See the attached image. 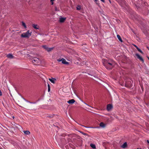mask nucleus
<instances>
[{"label":"nucleus","instance_id":"obj_38","mask_svg":"<svg viewBox=\"0 0 149 149\" xmlns=\"http://www.w3.org/2000/svg\"><path fill=\"white\" fill-rule=\"evenodd\" d=\"M137 149H141L137 148Z\"/></svg>","mask_w":149,"mask_h":149},{"label":"nucleus","instance_id":"obj_16","mask_svg":"<svg viewBox=\"0 0 149 149\" xmlns=\"http://www.w3.org/2000/svg\"><path fill=\"white\" fill-rule=\"evenodd\" d=\"M127 144L126 142L124 143L122 146L121 147L123 148H125L127 146Z\"/></svg>","mask_w":149,"mask_h":149},{"label":"nucleus","instance_id":"obj_10","mask_svg":"<svg viewBox=\"0 0 149 149\" xmlns=\"http://www.w3.org/2000/svg\"><path fill=\"white\" fill-rule=\"evenodd\" d=\"M75 102V101L73 99L70 100L67 102L69 104H73Z\"/></svg>","mask_w":149,"mask_h":149},{"label":"nucleus","instance_id":"obj_9","mask_svg":"<svg viewBox=\"0 0 149 149\" xmlns=\"http://www.w3.org/2000/svg\"><path fill=\"white\" fill-rule=\"evenodd\" d=\"M6 56L8 58L11 59L13 58H14V56L10 54H7Z\"/></svg>","mask_w":149,"mask_h":149},{"label":"nucleus","instance_id":"obj_23","mask_svg":"<svg viewBox=\"0 0 149 149\" xmlns=\"http://www.w3.org/2000/svg\"><path fill=\"white\" fill-rule=\"evenodd\" d=\"M54 0H50V1L51 2V4L52 5H53V4H54V2H53V1H54Z\"/></svg>","mask_w":149,"mask_h":149},{"label":"nucleus","instance_id":"obj_5","mask_svg":"<svg viewBox=\"0 0 149 149\" xmlns=\"http://www.w3.org/2000/svg\"><path fill=\"white\" fill-rule=\"evenodd\" d=\"M42 47L48 52H49L51 51L54 48L53 47L49 48L46 45L42 46Z\"/></svg>","mask_w":149,"mask_h":149},{"label":"nucleus","instance_id":"obj_4","mask_svg":"<svg viewBox=\"0 0 149 149\" xmlns=\"http://www.w3.org/2000/svg\"><path fill=\"white\" fill-rule=\"evenodd\" d=\"M125 86L127 87L130 88L132 87V85L130 81H128L126 82Z\"/></svg>","mask_w":149,"mask_h":149},{"label":"nucleus","instance_id":"obj_27","mask_svg":"<svg viewBox=\"0 0 149 149\" xmlns=\"http://www.w3.org/2000/svg\"><path fill=\"white\" fill-rule=\"evenodd\" d=\"M2 95V93L1 91L0 90V95L1 96Z\"/></svg>","mask_w":149,"mask_h":149},{"label":"nucleus","instance_id":"obj_7","mask_svg":"<svg viewBox=\"0 0 149 149\" xmlns=\"http://www.w3.org/2000/svg\"><path fill=\"white\" fill-rule=\"evenodd\" d=\"M135 55L137 56V58L139 59L140 61H141L143 63L144 62V60L143 58L138 54H136Z\"/></svg>","mask_w":149,"mask_h":149},{"label":"nucleus","instance_id":"obj_30","mask_svg":"<svg viewBox=\"0 0 149 149\" xmlns=\"http://www.w3.org/2000/svg\"><path fill=\"white\" fill-rule=\"evenodd\" d=\"M109 2H110V3H111V1L110 0H109Z\"/></svg>","mask_w":149,"mask_h":149},{"label":"nucleus","instance_id":"obj_35","mask_svg":"<svg viewBox=\"0 0 149 149\" xmlns=\"http://www.w3.org/2000/svg\"><path fill=\"white\" fill-rule=\"evenodd\" d=\"M85 134H85V133H84V134H84V135H85Z\"/></svg>","mask_w":149,"mask_h":149},{"label":"nucleus","instance_id":"obj_36","mask_svg":"<svg viewBox=\"0 0 149 149\" xmlns=\"http://www.w3.org/2000/svg\"><path fill=\"white\" fill-rule=\"evenodd\" d=\"M84 127H86L85 126H84Z\"/></svg>","mask_w":149,"mask_h":149},{"label":"nucleus","instance_id":"obj_26","mask_svg":"<svg viewBox=\"0 0 149 149\" xmlns=\"http://www.w3.org/2000/svg\"><path fill=\"white\" fill-rule=\"evenodd\" d=\"M95 1V2H96L97 3V2H98L99 1L98 0H94Z\"/></svg>","mask_w":149,"mask_h":149},{"label":"nucleus","instance_id":"obj_8","mask_svg":"<svg viewBox=\"0 0 149 149\" xmlns=\"http://www.w3.org/2000/svg\"><path fill=\"white\" fill-rule=\"evenodd\" d=\"M113 108L112 105L111 104H109L107 105V110L108 111H110Z\"/></svg>","mask_w":149,"mask_h":149},{"label":"nucleus","instance_id":"obj_29","mask_svg":"<svg viewBox=\"0 0 149 149\" xmlns=\"http://www.w3.org/2000/svg\"><path fill=\"white\" fill-rule=\"evenodd\" d=\"M147 142L149 144V140H147Z\"/></svg>","mask_w":149,"mask_h":149},{"label":"nucleus","instance_id":"obj_17","mask_svg":"<svg viewBox=\"0 0 149 149\" xmlns=\"http://www.w3.org/2000/svg\"><path fill=\"white\" fill-rule=\"evenodd\" d=\"M90 146L93 149H95L96 148V146L95 144L91 143L90 145Z\"/></svg>","mask_w":149,"mask_h":149},{"label":"nucleus","instance_id":"obj_24","mask_svg":"<svg viewBox=\"0 0 149 149\" xmlns=\"http://www.w3.org/2000/svg\"><path fill=\"white\" fill-rule=\"evenodd\" d=\"M134 45V47H135L137 49H139V48L136 45Z\"/></svg>","mask_w":149,"mask_h":149},{"label":"nucleus","instance_id":"obj_22","mask_svg":"<svg viewBox=\"0 0 149 149\" xmlns=\"http://www.w3.org/2000/svg\"><path fill=\"white\" fill-rule=\"evenodd\" d=\"M81 9V8L80 6H78L77 7V9L78 10H80Z\"/></svg>","mask_w":149,"mask_h":149},{"label":"nucleus","instance_id":"obj_37","mask_svg":"<svg viewBox=\"0 0 149 149\" xmlns=\"http://www.w3.org/2000/svg\"><path fill=\"white\" fill-rule=\"evenodd\" d=\"M13 118H14V117H13Z\"/></svg>","mask_w":149,"mask_h":149},{"label":"nucleus","instance_id":"obj_31","mask_svg":"<svg viewBox=\"0 0 149 149\" xmlns=\"http://www.w3.org/2000/svg\"><path fill=\"white\" fill-rule=\"evenodd\" d=\"M109 2H110V3H111V1L110 0H109Z\"/></svg>","mask_w":149,"mask_h":149},{"label":"nucleus","instance_id":"obj_6","mask_svg":"<svg viewBox=\"0 0 149 149\" xmlns=\"http://www.w3.org/2000/svg\"><path fill=\"white\" fill-rule=\"evenodd\" d=\"M32 62L34 64H36V63H38L40 62V59L37 58H35L32 60Z\"/></svg>","mask_w":149,"mask_h":149},{"label":"nucleus","instance_id":"obj_12","mask_svg":"<svg viewBox=\"0 0 149 149\" xmlns=\"http://www.w3.org/2000/svg\"><path fill=\"white\" fill-rule=\"evenodd\" d=\"M49 80L52 83L54 84L55 83V81H56V79L53 78H52L51 79H49Z\"/></svg>","mask_w":149,"mask_h":149},{"label":"nucleus","instance_id":"obj_33","mask_svg":"<svg viewBox=\"0 0 149 149\" xmlns=\"http://www.w3.org/2000/svg\"><path fill=\"white\" fill-rule=\"evenodd\" d=\"M147 58H148V60L149 61V57H148Z\"/></svg>","mask_w":149,"mask_h":149},{"label":"nucleus","instance_id":"obj_21","mask_svg":"<svg viewBox=\"0 0 149 149\" xmlns=\"http://www.w3.org/2000/svg\"><path fill=\"white\" fill-rule=\"evenodd\" d=\"M138 51L140 52V53H141L142 54H143V52L139 48V49H137Z\"/></svg>","mask_w":149,"mask_h":149},{"label":"nucleus","instance_id":"obj_25","mask_svg":"<svg viewBox=\"0 0 149 149\" xmlns=\"http://www.w3.org/2000/svg\"><path fill=\"white\" fill-rule=\"evenodd\" d=\"M134 1L136 2V3H138V0H134Z\"/></svg>","mask_w":149,"mask_h":149},{"label":"nucleus","instance_id":"obj_32","mask_svg":"<svg viewBox=\"0 0 149 149\" xmlns=\"http://www.w3.org/2000/svg\"><path fill=\"white\" fill-rule=\"evenodd\" d=\"M147 48L148 49V48H149V47L148 46L147 47Z\"/></svg>","mask_w":149,"mask_h":149},{"label":"nucleus","instance_id":"obj_39","mask_svg":"<svg viewBox=\"0 0 149 149\" xmlns=\"http://www.w3.org/2000/svg\"><path fill=\"white\" fill-rule=\"evenodd\" d=\"M0 149H1V148H0Z\"/></svg>","mask_w":149,"mask_h":149},{"label":"nucleus","instance_id":"obj_20","mask_svg":"<svg viewBox=\"0 0 149 149\" xmlns=\"http://www.w3.org/2000/svg\"><path fill=\"white\" fill-rule=\"evenodd\" d=\"M22 26L24 27L25 28H26V25L25 23L23 22H22Z\"/></svg>","mask_w":149,"mask_h":149},{"label":"nucleus","instance_id":"obj_19","mask_svg":"<svg viewBox=\"0 0 149 149\" xmlns=\"http://www.w3.org/2000/svg\"><path fill=\"white\" fill-rule=\"evenodd\" d=\"M48 91L49 92L50 91V85L49 84H48Z\"/></svg>","mask_w":149,"mask_h":149},{"label":"nucleus","instance_id":"obj_1","mask_svg":"<svg viewBox=\"0 0 149 149\" xmlns=\"http://www.w3.org/2000/svg\"><path fill=\"white\" fill-rule=\"evenodd\" d=\"M104 65L107 69H112L115 65V62L112 60H106L103 63Z\"/></svg>","mask_w":149,"mask_h":149},{"label":"nucleus","instance_id":"obj_13","mask_svg":"<svg viewBox=\"0 0 149 149\" xmlns=\"http://www.w3.org/2000/svg\"><path fill=\"white\" fill-rule=\"evenodd\" d=\"M32 26L35 29H38L39 28V26L37 24H33L32 25Z\"/></svg>","mask_w":149,"mask_h":149},{"label":"nucleus","instance_id":"obj_14","mask_svg":"<svg viewBox=\"0 0 149 149\" xmlns=\"http://www.w3.org/2000/svg\"><path fill=\"white\" fill-rule=\"evenodd\" d=\"M100 126L101 127L104 128L106 126V125L105 124H104L103 123L101 122L100 123Z\"/></svg>","mask_w":149,"mask_h":149},{"label":"nucleus","instance_id":"obj_15","mask_svg":"<svg viewBox=\"0 0 149 149\" xmlns=\"http://www.w3.org/2000/svg\"><path fill=\"white\" fill-rule=\"evenodd\" d=\"M23 132L26 135H29L30 134V132L28 130L24 131Z\"/></svg>","mask_w":149,"mask_h":149},{"label":"nucleus","instance_id":"obj_34","mask_svg":"<svg viewBox=\"0 0 149 149\" xmlns=\"http://www.w3.org/2000/svg\"><path fill=\"white\" fill-rule=\"evenodd\" d=\"M29 102V103H32V102Z\"/></svg>","mask_w":149,"mask_h":149},{"label":"nucleus","instance_id":"obj_3","mask_svg":"<svg viewBox=\"0 0 149 149\" xmlns=\"http://www.w3.org/2000/svg\"><path fill=\"white\" fill-rule=\"evenodd\" d=\"M57 61L59 62L61 61L62 63L65 64L67 65L69 63L68 62H67L66 60L63 58H62L61 59L59 58L57 60Z\"/></svg>","mask_w":149,"mask_h":149},{"label":"nucleus","instance_id":"obj_18","mask_svg":"<svg viewBox=\"0 0 149 149\" xmlns=\"http://www.w3.org/2000/svg\"><path fill=\"white\" fill-rule=\"evenodd\" d=\"M117 37L119 40L121 42H122V40L120 36L119 35H117Z\"/></svg>","mask_w":149,"mask_h":149},{"label":"nucleus","instance_id":"obj_11","mask_svg":"<svg viewBox=\"0 0 149 149\" xmlns=\"http://www.w3.org/2000/svg\"><path fill=\"white\" fill-rule=\"evenodd\" d=\"M66 18L64 17H61L59 19V22L61 23H63L64 22Z\"/></svg>","mask_w":149,"mask_h":149},{"label":"nucleus","instance_id":"obj_28","mask_svg":"<svg viewBox=\"0 0 149 149\" xmlns=\"http://www.w3.org/2000/svg\"><path fill=\"white\" fill-rule=\"evenodd\" d=\"M102 2H103V3H104L105 2V1L104 0H100Z\"/></svg>","mask_w":149,"mask_h":149},{"label":"nucleus","instance_id":"obj_2","mask_svg":"<svg viewBox=\"0 0 149 149\" xmlns=\"http://www.w3.org/2000/svg\"><path fill=\"white\" fill-rule=\"evenodd\" d=\"M28 30L26 32L22 34L21 37L23 38H29L31 35V32H30Z\"/></svg>","mask_w":149,"mask_h":149}]
</instances>
